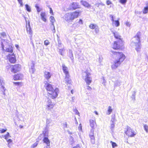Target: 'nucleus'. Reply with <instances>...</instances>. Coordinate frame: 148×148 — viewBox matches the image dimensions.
<instances>
[{
	"label": "nucleus",
	"instance_id": "5fc2aeb1",
	"mask_svg": "<svg viewBox=\"0 0 148 148\" xmlns=\"http://www.w3.org/2000/svg\"><path fill=\"white\" fill-rule=\"evenodd\" d=\"M19 127L20 128H22L23 127V126H22V125H19Z\"/></svg>",
	"mask_w": 148,
	"mask_h": 148
},
{
	"label": "nucleus",
	"instance_id": "f257e3e1",
	"mask_svg": "<svg viewBox=\"0 0 148 148\" xmlns=\"http://www.w3.org/2000/svg\"><path fill=\"white\" fill-rule=\"evenodd\" d=\"M115 58L113 64L112 65L111 68L113 69H116L119 66L126 58L125 55L122 52L111 51Z\"/></svg>",
	"mask_w": 148,
	"mask_h": 148
},
{
	"label": "nucleus",
	"instance_id": "20e7f679",
	"mask_svg": "<svg viewBox=\"0 0 148 148\" xmlns=\"http://www.w3.org/2000/svg\"><path fill=\"white\" fill-rule=\"evenodd\" d=\"M62 66L63 72L65 75V80L66 83L67 84H71V80L70 78V75L67 67L64 64H63Z\"/></svg>",
	"mask_w": 148,
	"mask_h": 148
},
{
	"label": "nucleus",
	"instance_id": "4468645a",
	"mask_svg": "<svg viewBox=\"0 0 148 148\" xmlns=\"http://www.w3.org/2000/svg\"><path fill=\"white\" fill-rule=\"evenodd\" d=\"M23 76L20 73L15 74L13 76V79L14 80H19L22 79Z\"/></svg>",
	"mask_w": 148,
	"mask_h": 148
},
{
	"label": "nucleus",
	"instance_id": "49530a36",
	"mask_svg": "<svg viewBox=\"0 0 148 148\" xmlns=\"http://www.w3.org/2000/svg\"><path fill=\"white\" fill-rule=\"evenodd\" d=\"M78 22H79V23H80V24H83L82 21L81 19H80L79 20Z\"/></svg>",
	"mask_w": 148,
	"mask_h": 148
},
{
	"label": "nucleus",
	"instance_id": "4be33fe9",
	"mask_svg": "<svg viewBox=\"0 0 148 148\" xmlns=\"http://www.w3.org/2000/svg\"><path fill=\"white\" fill-rule=\"evenodd\" d=\"M111 18H112L111 19L112 21L113 22H114V24H115V26L116 27H118V26H119V20H117L114 21V19H113V16L112 15H111Z\"/></svg>",
	"mask_w": 148,
	"mask_h": 148
},
{
	"label": "nucleus",
	"instance_id": "37998d69",
	"mask_svg": "<svg viewBox=\"0 0 148 148\" xmlns=\"http://www.w3.org/2000/svg\"><path fill=\"white\" fill-rule=\"evenodd\" d=\"M114 127V123H113L111 124L110 128L111 129H113Z\"/></svg>",
	"mask_w": 148,
	"mask_h": 148
},
{
	"label": "nucleus",
	"instance_id": "603ef678",
	"mask_svg": "<svg viewBox=\"0 0 148 148\" xmlns=\"http://www.w3.org/2000/svg\"><path fill=\"white\" fill-rule=\"evenodd\" d=\"M31 11V9L30 8L28 7V12H30Z\"/></svg>",
	"mask_w": 148,
	"mask_h": 148
},
{
	"label": "nucleus",
	"instance_id": "1a4fd4ad",
	"mask_svg": "<svg viewBox=\"0 0 148 148\" xmlns=\"http://www.w3.org/2000/svg\"><path fill=\"white\" fill-rule=\"evenodd\" d=\"M7 59L12 64L15 63L16 62L15 55L14 53L12 54H8L6 56Z\"/></svg>",
	"mask_w": 148,
	"mask_h": 148
},
{
	"label": "nucleus",
	"instance_id": "393cba45",
	"mask_svg": "<svg viewBox=\"0 0 148 148\" xmlns=\"http://www.w3.org/2000/svg\"><path fill=\"white\" fill-rule=\"evenodd\" d=\"M41 18L42 19L43 21H44V22H46L47 20L46 18H45V13H42L41 14Z\"/></svg>",
	"mask_w": 148,
	"mask_h": 148
},
{
	"label": "nucleus",
	"instance_id": "7c9ffc66",
	"mask_svg": "<svg viewBox=\"0 0 148 148\" xmlns=\"http://www.w3.org/2000/svg\"><path fill=\"white\" fill-rule=\"evenodd\" d=\"M110 142L112 144L113 148H114L117 146V145L115 143L113 142L112 141H110Z\"/></svg>",
	"mask_w": 148,
	"mask_h": 148
},
{
	"label": "nucleus",
	"instance_id": "473e14b6",
	"mask_svg": "<svg viewBox=\"0 0 148 148\" xmlns=\"http://www.w3.org/2000/svg\"><path fill=\"white\" fill-rule=\"evenodd\" d=\"M7 130L6 128L0 129V133L2 134L5 132Z\"/></svg>",
	"mask_w": 148,
	"mask_h": 148
},
{
	"label": "nucleus",
	"instance_id": "2eb2a0df",
	"mask_svg": "<svg viewBox=\"0 0 148 148\" xmlns=\"http://www.w3.org/2000/svg\"><path fill=\"white\" fill-rule=\"evenodd\" d=\"M55 106V104L52 103L51 102H49L47 105L46 109L47 110H51L53 109Z\"/></svg>",
	"mask_w": 148,
	"mask_h": 148
},
{
	"label": "nucleus",
	"instance_id": "bb28decb",
	"mask_svg": "<svg viewBox=\"0 0 148 148\" xmlns=\"http://www.w3.org/2000/svg\"><path fill=\"white\" fill-rule=\"evenodd\" d=\"M13 83L14 84L17 86H20L22 85V83L20 82H13Z\"/></svg>",
	"mask_w": 148,
	"mask_h": 148
},
{
	"label": "nucleus",
	"instance_id": "6e6552de",
	"mask_svg": "<svg viewBox=\"0 0 148 148\" xmlns=\"http://www.w3.org/2000/svg\"><path fill=\"white\" fill-rule=\"evenodd\" d=\"M125 133L129 137H133L136 134V132L134 131L130 127L128 126L127 127L126 130L125 131Z\"/></svg>",
	"mask_w": 148,
	"mask_h": 148
},
{
	"label": "nucleus",
	"instance_id": "864d4df0",
	"mask_svg": "<svg viewBox=\"0 0 148 148\" xmlns=\"http://www.w3.org/2000/svg\"><path fill=\"white\" fill-rule=\"evenodd\" d=\"M46 133V132H45L44 133V132H43V134H44V136H45V134Z\"/></svg>",
	"mask_w": 148,
	"mask_h": 148
},
{
	"label": "nucleus",
	"instance_id": "a878e982",
	"mask_svg": "<svg viewBox=\"0 0 148 148\" xmlns=\"http://www.w3.org/2000/svg\"><path fill=\"white\" fill-rule=\"evenodd\" d=\"M148 12V5H147L146 7H145L143 10V12L144 14H146Z\"/></svg>",
	"mask_w": 148,
	"mask_h": 148
},
{
	"label": "nucleus",
	"instance_id": "3c124183",
	"mask_svg": "<svg viewBox=\"0 0 148 148\" xmlns=\"http://www.w3.org/2000/svg\"><path fill=\"white\" fill-rule=\"evenodd\" d=\"M94 113L96 114V115H98V113H97V111H94Z\"/></svg>",
	"mask_w": 148,
	"mask_h": 148
},
{
	"label": "nucleus",
	"instance_id": "a19ab883",
	"mask_svg": "<svg viewBox=\"0 0 148 148\" xmlns=\"http://www.w3.org/2000/svg\"><path fill=\"white\" fill-rule=\"evenodd\" d=\"M50 9V13L51 15H53V10L51 9V8L50 7L49 8Z\"/></svg>",
	"mask_w": 148,
	"mask_h": 148
},
{
	"label": "nucleus",
	"instance_id": "e433bc0d",
	"mask_svg": "<svg viewBox=\"0 0 148 148\" xmlns=\"http://www.w3.org/2000/svg\"><path fill=\"white\" fill-rule=\"evenodd\" d=\"M73 111L75 114H77L79 115V113L76 109H74Z\"/></svg>",
	"mask_w": 148,
	"mask_h": 148
},
{
	"label": "nucleus",
	"instance_id": "2f4dec72",
	"mask_svg": "<svg viewBox=\"0 0 148 148\" xmlns=\"http://www.w3.org/2000/svg\"><path fill=\"white\" fill-rule=\"evenodd\" d=\"M144 127L145 130L147 132H148V126L145 124L144 125Z\"/></svg>",
	"mask_w": 148,
	"mask_h": 148
},
{
	"label": "nucleus",
	"instance_id": "79ce46f5",
	"mask_svg": "<svg viewBox=\"0 0 148 148\" xmlns=\"http://www.w3.org/2000/svg\"><path fill=\"white\" fill-rule=\"evenodd\" d=\"M125 24L126 26L128 27H130V23L128 21L126 22L125 23Z\"/></svg>",
	"mask_w": 148,
	"mask_h": 148
},
{
	"label": "nucleus",
	"instance_id": "c03bdc74",
	"mask_svg": "<svg viewBox=\"0 0 148 148\" xmlns=\"http://www.w3.org/2000/svg\"><path fill=\"white\" fill-rule=\"evenodd\" d=\"M78 129L79 130H82V126L81 124L80 123L79 124V126L78 127Z\"/></svg>",
	"mask_w": 148,
	"mask_h": 148
},
{
	"label": "nucleus",
	"instance_id": "c85d7f7f",
	"mask_svg": "<svg viewBox=\"0 0 148 148\" xmlns=\"http://www.w3.org/2000/svg\"><path fill=\"white\" fill-rule=\"evenodd\" d=\"M38 12H39L40 11L41 9L39 7L38 4H36L35 6Z\"/></svg>",
	"mask_w": 148,
	"mask_h": 148
},
{
	"label": "nucleus",
	"instance_id": "58836bf2",
	"mask_svg": "<svg viewBox=\"0 0 148 148\" xmlns=\"http://www.w3.org/2000/svg\"><path fill=\"white\" fill-rule=\"evenodd\" d=\"M2 36L4 37L6 36V34L5 32H3L0 34Z\"/></svg>",
	"mask_w": 148,
	"mask_h": 148
},
{
	"label": "nucleus",
	"instance_id": "9d476101",
	"mask_svg": "<svg viewBox=\"0 0 148 148\" xmlns=\"http://www.w3.org/2000/svg\"><path fill=\"white\" fill-rule=\"evenodd\" d=\"M80 8L79 4L77 2H73L71 3L69 6V10H74Z\"/></svg>",
	"mask_w": 148,
	"mask_h": 148
},
{
	"label": "nucleus",
	"instance_id": "f03ea898",
	"mask_svg": "<svg viewBox=\"0 0 148 148\" xmlns=\"http://www.w3.org/2000/svg\"><path fill=\"white\" fill-rule=\"evenodd\" d=\"M141 36V33L139 32L137 33L136 35L132 38L131 40V43L134 45L135 47V49L138 52L140 51L141 47L140 40Z\"/></svg>",
	"mask_w": 148,
	"mask_h": 148
},
{
	"label": "nucleus",
	"instance_id": "8fccbe9b",
	"mask_svg": "<svg viewBox=\"0 0 148 148\" xmlns=\"http://www.w3.org/2000/svg\"><path fill=\"white\" fill-rule=\"evenodd\" d=\"M15 47H16L18 49V47H19V46H18V45H15Z\"/></svg>",
	"mask_w": 148,
	"mask_h": 148
},
{
	"label": "nucleus",
	"instance_id": "f8f14e48",
	"mask_svg": "<svg viewBox=\"0 0 148 148\" xmlns=\"http://www.w3.org/2000/svg\"><path fill=\"white\" fill-rule=\"evenodd\" d=\"M45 87L47 93L54 89L51 84L47 82L45 84Z\"/></svg>",
	"mask_w": 148,
	"mask_h": 148
},
{
	"label": "nucleus",
	"instance_id": "f3484780",
	"mask_svg": "<svg viewBox=\"0 0 148 148\" xmlns=\"http://www.w3.org/2000/svg\"><path fill=\"white\" fill-rule=\"evenodd\" d=\"M90 125L92 129H95L96 127L95 120L90 119Z\"/></svg>",
	"mask_w": 148,
	"mask_h": 148
},
{
	"label": "nucleus",
	"instance_id": "c756f323",
	"mask_svg": "<svg viewBox=\"0 0 148 148\" xmlns=\"http://www.w3.org/2000/svg\"><path fill=\"white\" fill-rule=\"evenodd\" d=\"M38 141H36L35 143L33 144L32 146L33 148H34L35 147H36L38 145Z\"/></svg>",
	"mask_w": 148,
	"mask_h": 148
},
{
	"label": "nucleus",
	"instance_id": "aec40b11",
	"mask_svg": "<svg viewBox=\"0 0 148 148\" xmlns=\"http://www.w3.org/2000/svg\"><path fill=\"white\" fill-rule=\"evenodd\" d=\"M5 51L7 52L12 53L13 52L12 47L11 46H9L8 47L6 48Z\"/></svg>",
	"mask_w": 148,
	"mask_h": 148
},
{
	"label": "nucleus",
	"instance_id": "de8ad7c7",
	"mask_svg": "<svg viewBox=\"0 0 148 148\" xmlns=\"http://www.w3.org/2000/svg\"><path fill=\"white\" fill-rule=\"evenodd\" d=\"M7 142L9 143H10L12 142V140L11 139H9L7 140Z\"/></svg>",
	"mask_w": 148,
	"mask_h": 148
},
{
	"label": "nucleus",
	"instance_id": "5701e85b",
	"mask_svg": "<svg viewBox=\"0 0 148 148\" xmlns=\"http://www.w3.org/2000/svg\"><path fill=\"white\" fill-rule=\"evenodd\" d=\"M89 27L91 29H97V27H98V26L92 23L90 25H89Z\"/></svg>",
	"mask_w": 148,
	"mask_h": 148
},
{
	"label": "nucleus",
	"instance_id": "412c9836",
	"mask_svg": "<svg viewBox=\"0 0 148 148\" xmlns=\"http://www.w3.org/2000/svg\"><path fill=\"white\" fill-rule=\"evenodd\" d=\"M81 2L82 4L86 7L89 8L91 7L90 5L86 1H82Z\"/></svg>",
	"mask_w": 148,
	"mask_h": 148
},
{
	"label": "nucleus",
	"instance_id": "72a5a7b5",
	"mask_svg": "<svg viewBox=\"0 0 148 148\" xmlns=\"http://www.w3.org/2000/svg\"><path fill=\"white\" fill-rule=\"evenodd\" d=\"M10 136L9 135V133L8 132L4 135L5 138V139H7Z\"/></svg>",
	"mask_w": 148,
	"mask_h": 148
},
{
	"label": "nucleus",
	"instance_id": "6ab92c4d",
	"mask_svg": "<svg viewBox=\"0 0 148 148\" xmlns=\"http://www.w3.org/2000/svg\"><path fill=\"white\" fill-rule=\"evenodd\" d=\"M44 77L47 80H48L51 77V75L49 72L45 71L44 72Z\"/></svg>",
	"mask_w": 148,
	"mask_h": 148
},
{
	"label": "nucleus",
	"instance_id": "f704fd0d",
	"mask_svg": "<svg viewBox=\"0 0 148 148\" xmlns=\"http://www.w3.org/2000/svg\"><path fill=\"white\" fill-rule=\"evenodd\" d=\"M119 2L122 4H125L127 1V0H119Z\"/></svg>",
	"mask_w": 148,
	"mask_h": 148
},
{
	"label": "nucleus",
	"instance_id": "c9c22d12",
	"mask_svg": "<svg viewBox=\"0 0 148 148\" xmlns=\"http://www.w3.org/2000/svg\"><path fill=\"white\" fill-rule=\"evenodd\" d=\"M28 28H29V34L31 35L32 34V32L31 28L30 27V26L29 23H28Z\"/></svg>",
	"mask_w": 148,
	"mask_h": 148
},
{
	"label": "nucleus",
	"instance_id": "a211bd4d",
	"mask_svg": "<svg viewBox=\"0 0 148 148\" xmlns=\"http://www.w3.org/2000/svg\"><path fill=\"white\" fill-rule=\"evenodd\" d=\"M43 141L44 143H45L47 146H50V141L49 139L47 137H44L43 139Z\"/></svg>",
	"mask_w": 148,
	"mask_h": 148
},
{
	"label": "nucleus",
	"instance_id": "423d86ee",
	"mask_svg": "<svg viewBox=\"0 0 148 148\" xmlns=\"http://www.w3.org/2000/svg\"><path fill=\"white\" fill-rule=\"evenodd\" d=\"M59 92V89L57 88H54V89L51 91L48 92L47 93L48 99H55L58 96Z\"/></svg>",
	"mask_w": 148,
	"mask_h": 148
},
{
	"label": "nucleus",
	"instance_id": "0eeeda50",
	"mask_svg": "<svg viewBox=\"0 0 148 148\" xmlns=\"http://www.w3.org/2000/svg\"><path fill=\"white\" fill-rule=\"evenodd\" d=\"M21 68V66L19 64L12 65L10 66L11 72L13 73H16L19 72Z\"/></svg>",
	"mask_w": 148,
	"mask_h": 148
},
{
	"label": "nucleus",
	"instance_id": "7ed1b4c3",
	"mask_svg": "<svg viewBox=\"0 0 148 148\" xmlns=\"http://www.w3.org/2000/svg\"><path fill=\"white\" fill-rule=\"evenodd\" d=\"M81 12L80 11H75L72 12L67 13L64 15V18L66 21L69 22L79 17Z\"/></svg>",
	"mask_w": 148,
	"mask_h": 148
},
{
	"label": "nucleus",
	"instance_id": "ea45409f",
	"mask_svg": "<svg viewBox=\"0 0 148 148\" xmlns=\"http://www.w3.org/2000/svg\"><path fill=\"white\" fill-rule=\"evenodd\" d=\"M106 3L108 5H109L111 4L112 3L111 1H110L109 0H107L106 1Z\"/></svg>",
	"mask_w": 148,
	"mask_h": 148
},
{
	"label": "nucleus",
	"instance_id": "9b49d317",
	"mask_svg": "<svg viewBox=\"0 0 148 148\" xmlns=\"http://www.w3.org/2000/svg\"><path fill=\"white\" fill-rule=\"evenodd\" d=\"M85 72L86 74V77L85 79V81L87 84L88 85H89L92 82V80L91 78L88 76V75H90V73L88 72L87 70H86Z\"/></svg>",
	"mask_w": 148,
	"mask_h": 148
},
{
	"label": "nucleus",
	"instance_id": "4c0bfd02",
	"mask_svg": "<svg viewBox=\"0 0 148 148\" xmlns=\"http://www.w3.org/2000/svg\"><path fill=\"white\" fill-rule=\"evenodd\" d=\"M44 44L46 45H47L49 44V42L48 40H45L44 42Z\"/></svg>",
	"mask_w": 148,
	"mask_h": 148
},
{
	"label": "nucleus",
	"instance_id": "b1692460",
	"mask_svg": "<svg viewBox=\"0 0 148 148\" xmlns=\"http://www.w3.org/2000/svg\"><path fill=\"white\" fill-rule=\"evenodd\" d=\"M92 88L89 86H88L87 88L85 89V92L86 94L90 93L91 92Z\"/></svg>",
	"mask_w": 148,
	"mask_h": 148
},
{
	"label": "nucleus",
	"instance_id": "39448f33",
	"mask_svg": "<svg viewBox=\"0 0 148 148\" xmlns=\"http://www.w3.org/2000/svg\"><path fill=\"white\" fill-rule=\"evenodd\" d=\"M124 41H114L112 45V48L115 50H122L124 49Z\"/></svg>",
	"mask_w": 148,
	"mask_h": 148
},
{
	"label": "nucleus",
	"instance_id": "ddd939ff",
	"mask_svg": "<svg viewBox=\"0 0 148 148\" xmlns=\"http://www.w3.org/2000/svg\"><path fill=\"white\" fill-rule=\"evenodd\" d=\"M113 33L115 39L117 40L118 41H123V38H121V36L119 33L115 32H113Z\"/></svg>",
	"mask_w": 148,
	"mask_h": 148
},
{
	"label": "nucleus",
	"instance_id": "cd10ccee",
	"mask_svg": "<svg viewBox=\"0 0 148 148\" xmlns=\"http://www.w3.org/2000/svg\"><path fill=\"white\" fill-rule=\"evenodd\" d=\"M112 109L111 108V107L110 106H109L108 108V114H110L112 112Z\"/></svg>",
	"mask_w": 148,
	"mask_h": 148
},
{
	"label": "nucleus",
	"instance_id": "09e8293b",
	"mask_svg": "<svg viewBox=\"0 0 148 148\" xmlns=\"http://www.w3.org/2000/svg\"><path fill=\"white\" fill-rule=\"evenodd\" d=\"M25 7H26V10L27 11H28V5L27 4H26L25 5Z\"/></svg>",
	"mask_w": 148,
	"mask_h": 148
},
{
	"label": "nucleus",
	"instance_id": "a18cd8bd",
	"mask_svg": "<svg viewBox=\"0 0 148 148\" xmlns=\"http://www.w3.org/2000/svg\"><path fill=\"white\" fill-rule=\"evenodd\" d=\"M19 3L22 6L23 4L22 1V0H17Z\"/></svg>",
	"mask_w": 148,
	"mask_h": 148
},
{
	"label": "nucleus",
	"instance_id": "dca6fc26",
	"mask_svg": "<svg viewBox=\"0 0 148 148\" xmlns=\"http://www.w3.org/2000/svg\"><path fill=\"white\" fill-rule=\"evenodd\" d=\"M50 21L51 23V25L52 27V30H53L54 31V32H55V27L54 25V23L55 22L56 20L54 18V17L53 16H51L50 17Z\"/></svg>",
	"mask_w": 148,
	"mask_h": 148
}]
</instances>
